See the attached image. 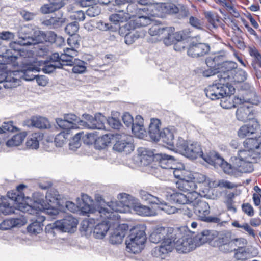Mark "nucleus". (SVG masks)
<instances>
[{"label": "nucleus", "mask_w": 261, "mask_h": 261, "mask_svg": "<svg viewBox=\"0 0 261 261\" xmlns=\"http://www.w3.org/2000/svg\"><path fill=\"white\" fill-rule=\"evenodd\" d=\"M64 118L66 119L68 123L71 125L72 129H76L81 126L80 122L82 121L80 118L75 114H66L64 115Z\"/></svg>", "instance_id": "nucleus-41"}, {"label": "nucleus", "mask_w": 261, "mask_h": 261, "mask_svg": "<svg viewBox=\"0 0 261 261\" xmlns=\"http://www.w3.org/2000/svg\"><path fill=\"white\" fill-rule=\"evenodd\" d=\"M237 68V64L232 61H227L221 63L220 67H218L219 72L217 78L220 81H225L230 84V81L233 79V74Z\"/></svg>", "instance_id": "nucleus-15"}, {"label": "nucleus", "mask_w": 261, "mask_h": 261, "mask_svg": "<svg viewBox=\"0 0 261 261\" xmlns=\"http://www.w3.org/2000/svg\"><path fill=\"white\" fill-rule=\"evenodd\" d=\"M39 71L37 67L23 61L20 69L16 71L18 72L17 77H20L25 81H32L37 77V75L35 73Z\"/></svg>", "instance_id": "nucleus-19"}, {"label": "nucleus", "mask_w": 261, "mask_h": 261, "mask_svg": "<svg viewBox=\"0 0 261 261\" xmlns=\"http://www.w3.org/2000/svg\"><path fill=\"white\" fill-rule=\"evenodd\" d=\"M223 59V56L217 55L214 57L210 56L206 58L205 63L208 67L217 68L219 70Z\"/></svg>", "instance_id": "nucleus-38"}, {"label": "nucleus", "mask_w": 261, "mask_h": 261, "mask_svg": "<svg viewBox=\"0 0 261 261\" xmlns=\"http://www.w3.org/2000/svg\"><path fill=\"white\" fill-rule=\"evenodd\" d=\"M37 219L27 228L28 231L31 234H38L42 230V222L45 221V217L42 215H37Z\"/></svg>", "instance_id": "nucleus-30"}, {"label": "nucleus", "mask_w": 261, "mask_h": 261, "mask_svg": "<svg viewBox=\"0 0 261 261\" xmlns=\"http://www.w3.org/2000/svg\"><path fill=\"white\" fill-rule=\"evenodd\" d=\"M105 117L100 113L95 115L94 119L90 122L81 121V126L91 129H103L105 128L104 121Z\"/></svg>", "instance_id": "nucleus-22"}, {"label": "nucleus", "mask_w": 261, "mask_h": 261, "mask_svg": "<svg viewBox=\"0 0 261 261\" xmlns=\"http://www.w3.org/2000/svg\"><path fill=\"white\" fill-rule=\"evenodd\" d=\"M35 34L37 35L36 36V44L43 41L54 43L57 36L52 31H49L45 33L41 31H37Z\"/></svg>", "instance_id": "nucleus-31"}, {"label": "nucleus", "mask_w": 261, "mask_h": 261, "mask_svg": "<svg viewBox=\"0 0 261 261\" xmlns=\"http://www.w3.org/2000/svg\"><path fill=\"white\" fill-rule=\"evenodd\" d=\"M78 221L71 215H67L63 219L57 220L59 231L74 232L76 229Z\"/></svg>", "instance_id": "nucleus-21"}, {"label": "nucleus", "mask_w": 261, "mask_h": 261, "mask_svg": "<svg viewBox=\"0 0 261 261\" xmlns=\"http://www.w3.org/2000/svg\"><path fill=\"white\" fill-rule=\"evenodd\" d=\"M79 29L78 22L74 21L67 24L65 28V31L68 35L72 36L77 32Z\"/></svg>", "instance_id": "nucleus-54"}, {"label": "nucleus", "mask_w": 261, "mask_h": 261, "mask_svg": "<svg viewBox=\"0 0 261 261\" xmlns=\"http://www.w3.org/2000/svg\"><path fill=\"white\" fill-rule=\"evenodd\" d=\"M23 125L29 127H34L40 129L47 128L49 123L47 119L42 117L33 116L23 122Z\"/></svg>", "instance_id": "nucleus-25"}, {"label": "nucleus", "mask_w": 261, "mask_h": 261, "mask_svg": "<svg viewBox=\"0 0 261 261\" xmlns=\"http://www.w3.org/2000/svg\"><path fill=\"white\" fill-rule=\"evenodd\" d=\"M45 231L48 234L55 236L57 231H59V225L57 224V221L53 224H47L45 228Z\"/></svg>", "instance_id": "nucleus-62"}, {"label": "nucleus", "mask_w": 261, "mask_h": 261, "mask_svg": "<svg viewBox=\"0 0 261 261\" xmlns=\"http://www.w3.org/2000/svg\"><path fill=\"white\" fill-rule=\"evenodd\" d=\"M67 134L65 132H61L55 138V143L57 147H62L67 139Z\"/></svg>", "instance_id": "nucleus-59"}, {"label": "nucleus", "mask_w": 261, "mask_h": 261, "mask_svg": "<svg viewBox=\"0 0 261 261\" xmlns=\"http://www.w3.org/2000/svg\"><path fill=\"white\" fill-rule=\"evenodd\" d=\"M109 19L110 21L115 25L123 22L125 19L126 23L122 26L119 24V26L120 29L123 28L127 31L134 30L136 28L146 27L151 22V17H109Z\"/></svg>", "instance_id": "nucleus-8"}, {"label": "nucleus", "mask_w": 261, "mask_h": 261, "mask_svg": "<svg viewBox=\"0 0 261 261\" xmlns=\"http://www.w3.org/2000/svg\"><path fill=\"white\" fill-rule=\"evenodd\" d=\"M118 201H111L108 203V210H113L114 212H123L124 207H130L134 204L133 197L126 193H120L118 195Z\"/></svg>", "instance_id": "nucleus-16"}, {"label": "nucleus", "mask_w": 261, "mask_h": 261, "mask_svg": "<svg viewBox=\"0 0 261 261\" xmlns=\"http://www.w3.org/2000/svg\"><path fill=\"white\" fill-rule=\"evenodd\" d=\"M33 202L31 204L24 202L19 203L18 210L32 215H38V212L44 209L46 203L44 200V196L40 192H35L32 196Z\"/></svg>", "instance_id": "nucleus-9"}, {"label": "nucleus", "mask_w": 261, "mask_h": 261, "mask_svg": "<svg viewBox=\"0 0 261 261\" xmlns=\"http://www.w3.org/2000/svg\"><path fill=\"white\" fill-rule=\"evenodd\" d=\"M65 22L64 17H50L49 19L43 21L42 24L49 29H56L61 27Z\"/></svg>", "instance_id": "nucleus-34"}, {"label": "nucleus", "mask_w": 261, "mask_h": 261, "mask_svg": "<svg viewBox=\"0 0 261 261\" xmlns=\"http://www.w3.org/2000/svg\"><path fill=\"white\" fill-rule=\"evenodd\" d=\"M190 33V32H187V35L180 34V51L181 50L186 49L187 55L192 58L201 57L208 54L210 50V47L206 43L192 41L187 48L182 45L184 40L187 38L191 37Z\"/></svg>", "instance_id": "nucleus-7"}, {"label": "nucleus", "mask_w": 261, "mask_h": 261, "mask_svg": "<svg viewBox=\"0 0 261 261\" xmlns=\"http://www.w3.org/2000/svg\"><path fill=\"white\" fill-rule=\"evenodd\" d=\"M120 136L119 140L117 141L114 145V149L118 152H129L132 150L133 144L131 142V136L124 134Z\"/></svg>", "instance_id": "nucleus-24"}, {"label": "nucleus", "mask_w": 261, "mask_h": 261, "mask_svg": "<svg viewBox=\"0 0 261 261\" xmlns=\"http://www.w3.org/2000/svg\"><path fill=\"white\" fill-rule=\"evenodd\" d=\"M207 21L209 23V27L211 28H217L218 27H223L224 25L223 20L220 17H207Z\"/></svg>", "instance_id": "nucleus-53"}, {"label": "nucleus", "mask_w": 261, "mask_h": 261, "mask_svg": "<svg viewBox=\"0 0 261 261\" xmlns=\"http://www.w3.org/2000/svg\"><path fill=\"white\" fill-rule=\"evenodd\" d=\"M163 196L165 197L167 200L173 203H177L179 201V193L170 188L163 192Z\"/></svg>", "instance_id": "nucleus-39"}, {"label": "nucleus", "mask_w": 261, "mask_h": 261, "mask_svg": "<svg viewBox=\"0 0 261 261\" xmlns=\"http://www.w3.org/2000/svg\"><path fill=\"white\" fill-rule=\"evenodd\" d=\"M176 238H167L162 242L161 245L156 246L152 250V255L155 257L164 258L166 255L174 249L176 243L178 242Z\"/></svg>", "instance_id": "nucleus-13"}, {"label": "nucleus", "mask_w": 261, "mask_h": 261, "mask_svg": "<svg viewBox=\"0 0 261 261\" xmlns=\"http://www.w3.org/2000/svg\"><path fill=\"white\" fill-rule=\"evenodd\" d=\"M233 245L232 246L231 252L233 251V250H236V248H242V247H246L247 241L246 239L244 238H234L232 240Z\"/></svg>", "instance_id": "nucleus-56"}, {"label": "nucleus", "mask_w": 261, "mask_h": 261, "mask_svg": "<svg viewBox=\"0 0 261 261\" xmlns=\"http://www.w3.org/2000/svg\"><path fill=\"white\" fill-rule=\"evenodd\" d=\"M160 139L167 145L173 146L174 137L173 133L169 129L165 128L161 131Z\"/></svg>", "instance_id": "nucleus-36"}, {"label": "nucleus", "mask_w": 261, "mask_h": 261, "mask_svg": "<svg viewBox=\"0 0 261 261\" xmlns=\"http://www.w3.org/2000/svg\"><path fill=\"white\" fill-rule=\"evenodd\" d=\"M126 232L123 230L116 229L110 237V242L113 244H120Z\"/></svg>", "instance_id": "nucleus-40"}, {"label": "nucleus", "mask_w": 261, "mask_h": 261, "mask_svg": "<svg viewBox=\"0 0 261 261\" xmlns=\"http://www.w3.org/2000/svg\"><path fill=\"white\" fill-rule=\"evenodd\" d=\"M58 9L54 5L50 3L49 4H45L42 6L40 8V11L42 14H46L52 13Z\"/></svg>", "instance_id": "nucleus-63"}, {"label": "nucleus", "mask_w": 261, "mask_h": 261, "mask_svg": "<svg viewBox=\"0 0 261 261\" xmlns=\"http://www.w3.org/2000/svg\"><path fill=\"white\" fill-rule=\"evenodd\" d=\"M135 210L138 215L141 216H150L153 215L152 210L147 206L139 204L135 206Z\"/></svg>", "instance_id": "nucleus-49"}, {"label": "nucleus", "mask_w": 261, "mask_h": 261, "mask_svg": "<svg viewBox=\"0 0 261 261\" xmlns=\"http://www.w3.org/2000/svg\"><path fill=\"white\" fill-rule=\"evenodd\" d=\"M140 196L142 200L147 201L150 204H163L164 200L158 197L154 196L148 192L144 190L140 191Z\"/></svg>", "instance_id": "nucleus-33"}, {"label": "nucleus", "mask_w": 261, "mask_h": 261, "mask_svg": "<svg viewBox=\"0 0 261 261\" xmlns=\"http://www.w3.org/2000/svg\"><path fill=\"white\" fill-rule=\"evenodd\" d=\"M149 25H151V27L148 30V33L151 36H159L162 37L163 35L168 33V31H170V30L163 26L160 21L153 19H151V22L149 23Z\"/></svg>", "instance_id": "nucleus-28"}, {"label": "nucleus", "mask_w": 261, "mask_h": 261, "mask_svg": "<svg viewBox=\"0 0 261 261\" xmlns=\"http://www.w3.org/2000/svg\"><path fill=\"white\" fill-rule=\"evenodd\" d=\"M251 113V111L248 107L245 106L240 107L236 111V117L238 120L241 121H247L250 118L249 115Z\"/></svg>", "instance_id": "nucleus-37"}, {"label": "nucleus", "mask_w": 261, "mask_h": 261, "mask_svg": "<svg viewBox=\"0 0 261 261\" xmlns=\"http://www.w3.org/2000/svg\"><path fill=\"white\" fill-rule=\"evenodd\" d=\"M189 22L192 26L199 30L203 29L204 26L203 19H199L198 17H190Z\"/></svg>", "instance_id": "nucleus-58"}, {"label": "nucleus", "mask_w": 261, "mask_h": 261, "mask_svg": "<svg viewBox=\"0 0 261 261\" xmlns=\"http://www.w3.org/2000/svg\"><path fill=\"white\" fill-rule=\"evenodd\" d=\"M27 136L25 132L14 135L6 142V145L8 147L17 146L20 145Z\"/></svg>", "instance_id": "nucleus-35"}, {"label": "nucleus", "mask_w": 261, "mask_h": 261, "mask_svg": "<svg viewBox=\"0 0 261 261\" xmlns=\"http://www.w3.org/2000/svg\"><path fill=\"white\" fill-rule=\"evenodd\" d=\"M257 146L258 144L254 140H245L243 142L235 159V165L239 172L251 173L253 171V164L257 163L261 159L260 152L253 150Z\"/></svg>", "instance_id": "nucleus-1"}, {"label": "nucleus", "mask_w": 261, "mask_h": 261, "mask_svg": "<svg viewBox=\"0 0 261 261\" xmlns=\"http://www.w3.org/2000/svg\"><path fill=\"white\" fill-rule=\"evenodd\" d=\"M226 97H222V100H221L220 106L224 109H228L234 108V104H233L232 97L230 96Z\"/></svg>", "instance_id": "nucleus-57"}, {"label": "nucleus", "mask_w": 261, "mask_h": 261, "mask_svg": "<svg viewBox=\"0 0 261 261\" xmlns=\"http://www.w3.org/2000/svg\"><path fill=\"white\" fill-rule=\"evenodd\" d=\"M34 32V37L31 36L30 35L31 32L30 29L27 27L23 26L20 28L18 31V36L19 37L18 42L21 45H30L36 44V35Z\"/></svg>", "instance_id": "nucleus-20"}, {"label": "nucleus", "mask_w": 261, "mask_h": 261, "mask_svg": "<svg viewBox=\"0 0 261 261\" xmlns=\"http://www.w3.org/2000/svg\"><path fill=\"white\" fill-rule=\"evenodd\" d=\"M159 5L164 12L169 14L176 12L178 10L177 7L173 8L174 6L171 4L161 3Z\"/></svg>", "instance_id": "nucleus-60"}, {"label": "nucleus", "mask_w": 261, "mask_h": 261, "mask_svg": "<svg viewBox=\"0 0 261 261\" xmlns=\"http://www.w3.org/2000/svg\"><path fill=\"white\" fill-rule=\"evenodd\" d=\"M140 37L138 32L136 31L127 33L125 36V42L127 44H132Z\"/></svg>", "instance_id": "nucleus-55"}, {"label": "nucleus", "mask_w": 261, "mask_h": 261, "mask_svg": "<svg viewBox=\"0 0 261 261\" xmlns=\"http://www.w3.org/2000/svg\"><path fill=\"white\" fill-rule=\"evenodd\" d=\"M197 186L193 180L180 181V215L184 219H190L192 216V203L197 199L198 194L195 191Z\"/></svg>", "instance_id": "nucleus-4"}, {"label": "nucleus", "mask_w": 261, "mask_h": 261, "mask_svg": "<svg viewBox=\"0 0 261 261\" xmlns=\"http://www.w3.org/2000/svg\"><path fill=\"white\" fill-rule=\"evenodd\" d=\"M17 71L2 70L0 71V89L2 86L5 89L16 87L20 84V80L17 77Z\"/></svg>", "instance_id": "nucleus-14"}, {"label": "nucleus", "mask_w": 261, "mask_h": 261, "mask_svg": "<svg viewBox=\"0 0 261 261\" xmlns=\"http://www.w3.org/2000/svg\"><path fill=\"white\" fill-rule=\"evenodd\" d=\"M247 77V73L243 70H239L236 71L233 74V79L231 81H230V84L231 85L232 83H240L244 82L246 80Z\"/></svg>", "instance_id": "nucleus-48"}, {"label": "nucleus", "mask_w": 261, "mask_h": 261, "mask_svg": "<svg viewBox=\"0 0 261 261\" xmlns=\"http://www.w3.org/2000/svg\"><path fill=\"white\" fill-rule=\"evenodd\" d=\"M204 160L216 168L221 167L227 174L232 175L236 172V168L225 161L224 159L216 151H210L208 154L204 158Z\"/></svg>", "instance_id": "nucleus-10"}, {"label": "nucleus", "mask_w": 261, "mask_h": 261, "mask_svg": "<svg viewBox=\"0 0 261 261\" xmlns=\"http://www.w3.org/2000/svg\"><path fill=\"white\" fill-rule=\"evenodd\" d=\"M140 161L144 165L149 164L152 160V152L147 151L145 148H142Z\"/></svg>", "instance_id": "nucleus-50"}, {"label": "nucleus", "mask_w": 261, "mask_h": 261, "mask_svg": "<svg viewBox=\"0 0 261 261\" xmlns=\"http://www.w3.org/2000/svg\"><path fill=\"white\" fill-rule=\"evenodd\" d=\"M130 127L133 134L137 137L142 138L145 136L146 131L143 125L139 123H135Z\"/></svg>", "instance_id": "nucleus-46"}, {"label": "nucleus", "mask_w": 261, "mask_h": 261, "mask_svg": "<svg viewBox=\"0 0 261 261\" xmlns=\"http://www.w3.org/2000/svg\"><path fill=\"white\" fill-rule=\"evenodd\" d=\"M174 229L172 227H160L155 229L150 235L149 240L153 243L164 241L167 238H175Z\"/></svg>", "instance_id": "nucleus-18"}, {"label": "nucleus", "mask_w": 261, "mask_h": 261, "mask_svg": "<svg viewBox=\"0 0 261 261\" xmlns=\"http://www.w3.org/2000/svg\"><path fill=\"white\" fill-rule=\"evenodd\" d=\"M40 135L38 133H34L29 137L26 142V146L29 149H37L39 147L38 138Z\"/></svg>", "instance_id": "nucleus-44"}, {"label": "nucleus", "mask_w": 261, "mask_h": 261, "mask_svg": "<svg viewBox=\"0 0 261 261\" xmlns=\"http://www.w3.org/2000/svg\"><path fill=\"white\" fill-rule=\"evenodd\" d=\"M110 142V138L109 136L105 135L95 139V146L98 149H102L105 148Z\"/></svg>", "instance_id": "nucleus-42"}, {"label": "nucleus", "mask_w": 261, "mask_h": 261, "mask_svg": "<svg viewBox=\"0 0 261 261\" xmlns=\"http://www.w3.org/2000/svg\"><path fill=\"white\" fill-rule=\"evenodd\" d=\"M56 68H61V64L57 62V60H51L50 58V61L43 68V71L45 73H50Z\"/></svg>", "instance_id": "nucleus-47"}, {"label": "nucleus", "mask_w": 261, "mask_h": 261, "mask_svg": "<svg viewBox=\"0 0 261 261\" xmlns=\"http://www.w3.org/2000/svg\"><path fill=\"white\" fill-rule=\"evenodd\" d=\"M214 82L204 89L206 97L211 100L220 99L233 94L235 89L231 84L225 81H220L218 78L215 80Z\"/></svg>", "instance_id": "nucleus-6"}, {"label": "nucleus", "mask_w": 261, "mask_h": 261, "mask_svg": "<svg viewBox=\"0 0 261 261\" xmlns=\"http://www.w3.org/2000/svg\"><path fill=\"white\" fill-rule=\"evenodd\" d=\"M146 236L144 227L135 226L130 230V234L126 240V250L128 252L136 254L144 248Z\"/></svg>", "instance_id": "nucleus-5"}, {"label": "nucleus", "mask_w": 261, "mask_h": 261, "mask_svg": "<svg viewBox=\"0 0 261 261\" xmlns=\"http://www.w3.org/2000/svg\"><path fill=\"white\" fill-rule=\"evenodd\" d=\"M180 154L191 159L201 157L203 160L208 154H203L200 145L197 142L190 143L185 141L180 144Z\"/></svg>", "instance_id": "nucleus-12"}, {"label": "nucleus", "mask_w": 261, "mask_h": 261, "mask_svg": "<svg viewBox=\"0 0 261 261\" xmlns=\"http://www.w3.org/2000/svg\"><path fill=\"white\" fill-rule=\"evenodd\" d=\"M83 204L84 206H80L82 212L84 213H94L96 217H92L90 219L94 221H101V222L98 223L95 226L94 229V235L96 238L102 239L109 229V223L107 219L114 218L115 215L113 212L108 210V208L99 206L94 212H92L89 204L85 203L84 201Z\"/></svg>", "instance_id": "nucleus-2"}, {"label": "nucleus", "mask_w": 261, "mask_h": 261, "mask_svg": "<svg viewBox=\"0 0 261 261\" xmlns=\"http://www.w3.org/2000/svg\"><path fill=\"white\" fill-rule=\"evenodd\" d=\"M167 29H170L168 33L163 35L162 38L163 40L164 44L166 46L174 44V49L176 51L179 50V47L176 45V43L179 41V34L178 32H175V28L172 27H167Z\"/></svg>", "instance_id": "nucleus-23"}, {"label": "nucleus", "mask_w": 261, "mask_h": 261, "mask_svg": "<svg viewBox=\"0 0 261 261\" xmlns=\"http://www.w3.org/2000/svg\"><path fill=\"white\" fill-rule=\"evenodd\" d=\"M45 197L47 205H48V203H50L51 205H54V204H57L58 203L60 195L56 190H51L47 192Z\"/></svg>", "instance_id": "nucleus-43"}, {"label": "nucleus", "mask_w": 261, "mask_h": 261, "mask_svg": "<svg viewBox=\"0 0 261 261\" xmlns=\"http://www.w3.org/2000/svg\"><path fill=\"white\" fill-rule=\"evenodd\" d=\"M159 156L160 166L163 169H173L174 160L173 156L166 154L160 153Z\"/></svg>", "instance_id": "nucleus-32"}, {"label": "nucleus", "mask_w": 261, "mask_h": 261, "mask_svg": "<svg viewBox=\"0 0 261 261\" xmlns=\"http://www.w3.org/2000/svg\"><path fill=\"white\" fill-rule=\"evenodd\" d=\"M50 59L56 60L57 62L60 63L61 68H63L64 66H70L73 64V55L67 53L61 54V55H59L58 53H54L50 56Z\"/></svg>", "instance_id": "nucleus-29"}, {"label": "nucleus", "mask_w": 261, "mask_h": 261, "mask_svg": "<svg viewBox=\"0 0 261 261\" xmlns=\"http://www.w3.org/2000/svg\"><path fill=\"white\" fill-rule=\"evenodd\" d=\"M192 204L193 207L192 208V211L194 210L195 214L198 217L199 220L209 223H220L221 220L218 217L214 216H207L210 212V207L208 204L206 202L200 200L197 202L196 205H195L194 202L192 203ZM192 213H193L192 212ZM193 215L191 216V217Z\"/></svg>", "instance_id": "nucleus-11"}, {"label": "nucleus", "mask_w": 261, "mask_h": 261, "mask_svg": "<svg viewBox=\"0 0 261 261\" xmlns=\"http://www.w3.org/2000/svg\"><path fill=\"white\" fill-rule=\"evenodd\" d=\"M260 125L257 121H252L251 123L241 126L238 130V136L245 138L253 134L259 128Z\"/></svg>", "instance_id": "nucleus-27"}, {"label": "nucleus", "mask_w": 261, "mask_h": 261, "mask_svg": "<svg viewBox=\"0 0 261 261\" xmlns=\"http://www.w3.org/2000/svg\"><path fill=\"white\" fill-rule=\"evenodd\" d=\"M86 63L82 60L78 59H74L73 64L71 66H73L72 71L74 73H82L86 71Z\"/></svg>", "instance_id": "nucleus-45"}, {"label": "nucleus", "mask_w": 261, "mask_h": 261, "mask_svg": "<svg viewBox=\"0 0 261 261\" xmlns=\"http://www.w3.org/2000/svg\"><path fill=\"white\" fill-rule=\"evenodd\" d=\"M242 209L243 212L249 217H252L254 215V208L249 203L242 204Z\"/></svg>", "instance_id": "nucleus-64"}, {"label": "nucleus", "mask_w": 261, "mask_h": 261, "mask_svg": "<svg viewBox=\"0 0 261 261\" xmlns=\"http://www.w3.org/2000/svg\"><path fill=\"white\" fill-rule=\"evenodd\" d=\"M44 208V209L42 211H39V212H44L51 216H55L59 214V210L55 208L54 207V205H51L49 203H48V205H47L46 204H45Z\"/></svg>", "instance_id": "nucleus-61"}, {"label": "nucleus", "mask_w": 261, "mask_h": 261, "mask_svg": "<svg viewBox=\"0 0 261 261\" xmlns=\"http://www.w3.org/2000/svg\"><path fill=\"white\" fill-rule=\"evenodd\" d=\"M8 222H10L11 226L14 227L24 225L26 223V220L23 218H13L5 220H4V223L2 225V228H6V227L4 228L3 226Z\"/></svg>", "instance_id": "nucleus-51"}, {"label": "nucleus", "mask_w": 261, "mask_h": 261, "mask_svg": "<svg viewBox=\"0 0 261 261\" xmlns=\"http://www.w3.org/2000/svg\"><path fill=\"white\" fill-rule=\"evenodd\" d=\"M211 231L205 230L194 236V232L190 231L187 225L180 227V252L188 253L211 239L208 237Z\"/></svg>", "instance_id": "nucleus-3"}, {"label": "nucleus", "mask_w": 261, "mask_h": 261, "mask_svg": "<svg viewBox=\"0 0 261 261\" xmlns=\"http://www.w3.org/2000/svg\"><path fill=\"white\" fill-rule=\"evenodd\" d=\"M161 121L159 119L152 118L148 128V134L150 138L154 141H158L161 138V131H160Z\"/></svg>", "instance_id": "nucleus-26"}, {"label": "nucleus", "mask_w": 261, "mask_h": 261, "mask_svg": "<svg viewBox=\"0 0 261 261\" xmlns=\"http://www.w3.org/2000/svg\"><path fill=\"white\" fill-rule=\"evenodd\" d=\"M83 133L81 132L77 133L73 138V139L70 141L69 143V148L72 150H75L79 148L81 146L80 139L81 135H83Z\"/></svg>", "instance_id": "nucleus-52"}, {"label": "nucleus", "mask_w": 261, "mask_h": 261, "mask_svg": "<svg viewBox=\"0 0 261 261\" xmlns=\"http://www.w3.org/2000/svg\"><path fill=\"white\" fill-rule=\"evenodd\" d=\"M233 239L232 232L229 230H225L219 233L215 243L221 251L224 253L231 252L233 243L232 242Z\"/></svg>", "instance_id": "nucleus-17"}]
</instances>
